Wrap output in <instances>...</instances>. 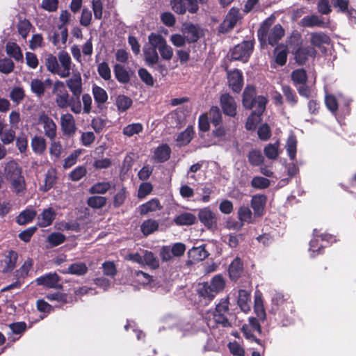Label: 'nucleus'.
I'll return each mask as SVG.
<instances>
[{"label":"nucleus","mask_w":356,"mask_h":356,"mask_svg":"<svg viewBox=\"0 0 356 356\" xmlns=\"http://www.w3.org/2000/svg\"><path fill=\"white\" fill-rule=\"evenodd\" d=\"M72 65L71 58L65 51L58 52V59L52 54L48 55L45 59V65L48 71L58 75L60 78L70 76Z\"/></svg>","instance_id":"obj_1"},{"label":"nucleus","mask_w":356,"mask_h":356,"mask_svg":"<svg viewBox=\"0 0 356 356\" xmlns=\"http://www.w3.org/2000/svg\"><path fill=\"white\" fill-rule=\"evenodd\" d=\"M267 99L264 96H255V90L248 86L243 93V104L246 108L252 109V113L261 116L266 108Z\"/></svg>","instance_id":"obj_2"},{"label":"nucleus","mask_w":356,"mask_h":356,"mask_svg":"<svg viewBox=\"0 0 356 356\" xmlns=\"http://www.w3.org/2000/svg\"><path fill=\"white\" fill-rule=\"evenodd\" d=\"M272 24L273 19L271 18L266 19L258 30L257 34L261 40H266L267 38L268 43L273 46L284 36V31L280 24L275 25L269 31Z\"/></svg>","instance_id":"obj_3"},{"label":"nucleus","mask_w":356,"mask_h":356,"mask_svg":"<svg viewBox=\"0 0 356 356\" xmlns=\"http://www.w3.org/2000/svg\"><path fill=\"white\" fill-rule=\"evenodd\" d=\"M225 286V281L221 275H215L209 282L203 283L198 289L200 296L211 300L217 293L222 291Z\"/></svg>","instance_id":"obj_4"},{"label":"nucleus","mask_w":356,"mask_h":356,"mask_svg":"<svg viewBox=\"0 0 356 356\" xmlns=\"http://www.w3.org/2000/svg\"><path fill=\"white\" fill-rule=\"evenodd\" d=\"M229 305L228 298H222L218 304L216 305L215 311L213 313L214 322L223 327H231L232 326L231 321L232 315L229 312Z\"/></svg>","instance_id":"obj_5"},{"label":"nucleus","mask_w":356,"mask_h":356,"mask_svg":"<svg viewBox=\"0 0 356 356\" xmlns=\"http://www.w3.org/2000/svg\"><path fill=\"white\" fill-rule=\"evenodd\" d=\"M149 42L158 48L161 57L166 60L172 58L173 51L170 46L167 44L164 38L156 33H151L148 37Z\"/></svg>","instance_id":"obj_6"},{"label":"nucleus","mask_w":356,"mask_h":356,"mask_svg":"<svg viewBox=\"0 0 356 356\" xmlns=\"http://www.w3.org/2000/svg\"><path fill=\"white\" fill-rule=\"evenodd\" d=\"M253 50V43L252 41H243L236 45L231 51V58L232 60H241L246 62Z\"/></svg>","instance_id":"obj_7"},{"label":"nucleus","mask_w":356,"mask_h":356,"mask_svg":"<svg viewBox=\"0 0 356 356\" xmlns=\"http://www.w3.org/2000/svg\"><path fill=\"white\" fill-rule=\"evenodd\" d=\"M172 9L177 14L183 15L186 10L191 13H195L199 9L197 0H171Z\"/></svg>","instance_id":"obj_8"},{"label":"nucleus","mask_w":356,"mask_h":356,"mask_svg":"<svg viewBox=\"0 0 356 356\" xmlns=\"http://www.w3.org/2000/svg\"><path fill=\"white\" fill-rule=\"evenodd\" d=\"M53 92L56 95V102L58 106L66 108L70 105V97L64 82L56 81Z\"/></svg>","instance_id":"obj_9"},{"label":"nucleus","mask_w":356,"mask_h":356,"mask_svg":"<svg viewBox=\"0 0 356 356\" xmlns=\"http://www.w3.org/2000/svg\"><path fill=\"white\" fill-rule=\"evenodd\" d=\"M38 122L43 126L45 136L53 140L56 136V125L53 120L43 113L40 115Z\"/></svg>","instance_id":"obj_10"},{"label":"nucleus","mask_w":356,"mask_h":356,"mask_svg":"<svg viewBox=\"0 0 356 356\" xmlns=\"http://www.w3.org/2000/svg\"><path fill=\"white\" fill-rule=\"evenodd\" d=\"M241 19L239 9L232 8L229 10L225 20L220 26L222 32H227L232 29Z\"/></svg>","instance_id":"obj_11"},{"label":"nucleus","mask_w":356,"mask_h":356,"mask_svg":"<svg viewBox=\"0 0 356 356\" xmlns=\"http://www.w3.org/2000/svg\"><path fill=\"white\" fill-rule=\"evenodd\" d=\"M220 104L225 114L234 117L236 114V104L234 99L229 94L220 97Z\"/></svg>","instance_id":"obj_12"},{"label":"nucleus","mask_w":356,"mask_h":356,"mask_svg":"<svg viewBox=\"0 0 356 356\" xmlns=\"http://www.w3.org/2000/svg\"><path fill=\"white\" fill-rule=\"evenodd\" d=\"M334 6L339 9V11L344 13L348 17L350 23L356 25V10L349 7L348 0H337Z\"/></svg>","instance_id":"obj_13"},{"label":"nucleus","mask_w":356,"mask_h":356,"mask_svg":"<svg viewBox=\"0 0 356 356\" xmlns=\"http://www.w3.org/2000/svg\"><path fill=\"white\" fill-rule=\"evenodd\" d=\"M66 83L74 97L79 99L82 92V81L80 73L74 72L72 76L67 81Z\"/></svg>","instance_id":"obj_14"},{"label":"nucleus","mask_w":356,"mask_h":356,"mask_svg":"<svg viewBox=\"0 0 356 356\" xmlns=\"http://www.w3.org/2000/svg\"><path fill=\"white\" fill-rule=\"evenodd\" d=\"M156 49H158V48L154 47V45L151 44L149 42V44H146L143 47L145 60L146 64L149 67H153L155 64H157L159 62V57L156 51Z\"/></svg>","instance_id":"obj_15"},{"label":"nucleus","mask_w":356,"mask_h":356,"mask_svg":"<svg viewBox=\"0 0 356 356\" xmlns=\"http://www.w3.org/2000/svg\"><path fill=\"white\" fill-rule=\"evenodd\" d=\"M229 87L234 92H238L241 90L243 86L242 73L238 70L229 72L227 76Z\"/></svg>","instance_id":"obj_16"},{"label":"nucleus","mask_w":356,"mask_h":356,"mask_svg":"<svg viewBox=\"0 0 356 356\" xmlns=\"http://www.w3.org/2000/svg\"><path fill=\"white\" fill-rule=\"evenodd\" d=\"M35 282L47 288H56L58 285L59 277L56 273H47L38 277Z\"/></svg>","instance_id":"obj_17"},{"label":"nucleus","mask_w":356,"mask_h":356,"mask_svg":"<svg viewBox=\"0 0 356 356\" xmlns=\"http://www.w3.org/2000/svg\"><path fill=\"white\" fill-rule=\"evenodd\" d=\"M4 173L8 181L23 176L22 175V168L14 161H10L6 164Z\"/></svg>","instance_id":"obj_18"},{"label":"nucleus","mask_w":356,"mask_h":356,"mask_svg":"<svg viewBox=\"0 0 356 356\" xmlns=\"http://www.w3.org/2000/svg\"><path fill=\"white\" fill-rule=\"evenodd\" d=\"M316 54V51L312 47H300L295 53V59L298 64L302 65L309 57H314Z\"/></svg>","instance_id":"obj_19"},{"label":"nucleus","mask_w":356,"mask_h":356,"mask_svg":"<svg viewBox=\"0 0 356 356\" xmlns=\"http://www.w3.org/2000/svg\"><path fill=\"white\" fill-rule=\"evenodd\" d=\"M56 217L54 210L49 207L42 211L38 217V225L41 227H46L51 225Z\"/></svg>","instance_id":"obj_20"},{"label":"nucleus","mask_w":356,"mask_h":356,"mask_svg":"<svg viewBox=\"0 0 356 356\" xmlns=\"http://www.w3.org/2000/svg\"><path fill=\"white\" fill-rule=\"evenodd\" d=\"M199 219L202 223L210 229L216 225V216L209 208H204L200 211Z\"/></svg>","instance_id":"obj_21"},{"label":"nucleus","mask_w":356,"mask_h":356,"mask_svg":"<svg viewBox=\"0 0 356 356\" xmlns=\"http://www.w3.org/2000/svg\"><path fill=\"white\" fill-rule=\"evenodd\" d=\"M300 24L305 27L318 26L324 28L327 26V23L324 22L323 17L316 15H312L305 16L301 19Z\"/></svg>","instance_id":"obj_22"},{"label":"nucleus","mask_w":356,"mask_h":356,"mask_svg":"<svg viewBox=\"0 0 356 356\" xmlns=\"http://www.w3.org/2000/svg\"><path fill=\"white\" fill-rule=\"evenodd\" d=\"M266 197L264 195H254L251 200V207L254 210V216L259 217L263 215Z\"/></svg>","instance_id":"obj_23"},{"label":"nucleus","mask_w":356,"mask_h":356,"mask_svg":"<svg viewBox=\"0 0 356 356\" xmlns=\"http://www.w3.org/2000/svg\"><path fill=\"white\" fill-rule=\"evenodd\" d=\"M18 254L15 251H10L1 261L2 272H11L15 267Z\"/></svg>","instance_id":"obj_24"},{"label":"nucleus","mask_w":356,"mask_h":356,"mask_svg":"<svg viewBox=\"0 0 356 356\" xmlns=\"http://www.w3.org/2000/svg\"><path fill=\"white\" fill-rule=\"evenodd\" d=\"M61 128L64 134L70 135L75 131V123L72 115L64 114L60 118Z\"/></svg>","instance_id":"obj_25"},{"label":"nucleus","mask_w":356,"mask_h":356,"mask_svg":"<svg viewBox=\"0 0 356 356\" xmlns=\"http://www.w3.org/2000/svg\"><path fill=\"white\" fill-rule=\"evenodd\" d=\"M243 270V262L238 257L235 258L230 264L228 269L229 275L231 280H236L241 275Z\"/></svg>","instance_id":"obj_26"},{"label":"nucleus","mask_w":356,"mask_h":356,"mask_svg":"<svg viewBox=\"0 0 356 356\" xmlns=\"http://www.w3.org/2000/svg\"><path fill=\"white\" fill-rule=\"evenodd\" d=\"M133 275L138 282L144 286H146L149 289H152L156 286L152 276L149 275L148 273H146L142 270H135L133 273Z\"/></svg>","instance_id":"obj_27"},{"label":"nucleus","mask_w":356,"mask_h":356,"mask_svg":"<svg viewBox=\"0 0 356 356\" xmlns=\"http://www.w3.org/2000/svg\"><path fill=\"white\" fill-rule=\"evenodd\" d=\"M183 31L185 38L188 42H195L200 38L199 28L194 24H188L184 25Z\"/></svg>","instance_id":"obj_28"},{"label":"nucleus","mask_w":356,"mask_h":356,"mask_svg":"<svg viewBox=\"0 0 356 356\" xmlns=\"http://www.w3.org/2000/svg\"><path fill=\"white\" fill-rule=\"evenodd\" d=\"M10 189L18 196H23L26 191V182L23 176L9 181Z\"/></svg>","instance_id":"obj_29"},{"label":"nucleus","mask_w":356,"mask_h":356,"mask_svg":"<svg viewBox=\"0 0 356 356\" xmlns=\"http://www.w3.org/2000/svg\"><path fill=\"white\" fill-rule=\"evenodd\" d=\"M250 293L243 289H241L238 291V305L243 312H248L250 309Z\"/></svg>","instance_id":"obj_30"},{"label":"nucleus","mask_w":356,"mask_h":356,"mask_svg":"<svg viewBox=\"0 0 356 356\" xmlns=\"http://www.w3.org/2000/svg\"><path fill=\"white\" fill-rule=\"evenodd\" d=\"M196 221V217L194 214L189 212H184L177 216L174 222L177 225H192Z\"/></svg>","instance_id":"obj_31"},{"label":"nucleus","mask_w":356,"mask_h":356,"mask_svg":"<svg viewBox=\"0 0 356 356\" xmlns=\"http://www.w3.org/2000/svg\"><path fill=\"white\" fill-rule=\"evenodd\" d=\"M171 149L168 145H161L154 151V158L158 162H164L167 161L170 156Z\"/></svg>","instance_id":"obj_32"},{"label":"nucleus","mask_w":356,"mask_h":356,"mask_svg":"<svg viewBox=\"0 0 356 356\" xmlns=\"http://www.w3.org/2000/svg\"><path fill=\"white\" fill-rule=\"evenodd\" d=\"M194 131L192 126H188L184 131L179 134L177 142L179 146L188 144L193 138Z\"/></svg>","instance_id":"obj_33"},{"label":"nucleus","mask_w":356,"mask_h":356,"mask_svg":"<svg viewBox=\"0 0 356 356\" xmlns=\"http://www.w3.org/2000/svg\"><path fill=\"white\" fill-rule=\"evenodd\" d=\"M159 201L157 199H152L140 207V213L147 214L149 212L156 211L161 209Z\"/></svg>","instance_id":"obj_34"},{"label":"nucleus","mask_w":356,"mask_h":356,"mask_svg":"<svg viewBox=\"0 0 356 356\" xmlns=\"http://www.w3.org/2000/svg\"><path fill=\"white\" fill-rule=\"evenodd\" d=\"M31 90L38 97H42L45 92V83L39 79H33L30 82Z\"/></svg>","instance_id":"obj_35"},{"label":"nucleus","mask_w":356,"mask_h":356,"mask_svg":"<svg viewBox=\"0 0 356 356\" xmlns=\"http://www.w3.org/2000/svg\"><path fill=\"white\" fill-rule=\"evenodd\" d=\"M279 148V141H276L275 143L268 144L264 149V154L268 159L276 160L280 155Z\"/></svg>","instance_id":"obj_36"},{"label":"nucleus","mask_w":356,"mask_h":356,"mask_svg":"<svg viewBox=\"0 0 356 356\" xmlns=\"http://www.w3.org/2000/svg\"><path fill=\"white\" fill-rule=\"evenodd\" d=\"M6 53L17 61L23 60V54L19 47L15 42H8L6 47Z\"/></svg>","instance_id":"obj_37"},{"label":"nucleus","mask_w":356,"mask_h":356,"mask_svg":"<svg viewBox=\"0 0 356 356\" xmlns=\"http://www.w3.org/2000/svg\"><path fill=\"white\" fill-rule=\"evenodd\" d=\"M143 266L147 265L152 269H156L159 267V261L153 252L148 250H143Z\"/></svg>","instance_id":"obj_38"},{"label":"nucleus","mask_w":356,"mask_h":356,"mask_svg":"<svg viewBox=\"0 0 356 356\" xmlns=\"http://www.w3.org/2000/svg\"><path fill=\"white\" fill-rule=\"evenodd\" d=\"M288 156L291 160H294L297 152V140L293 134L289 136L285 145Z\"/></svg>","instance_id":"obj_39"},{"label":"nucleus","mask_w":356,"mask_h":356,"mask_svg":"<svg viewBox=\"0 0 356 356\" xmlns=\"http://www.w3.org/2000/svg\"><path fill=\"white\" fill-rule=\"evenodd\" d=\"M56 176L54 170H49L45 175L44 183L41 185L40 190L47 192L50 190L56 183Z\"/></svg>","instance_id":"obj_40"},{"label":"nucleus","mask_w":356,"mask_h":356,"mask_svg":"<svg viewBox=\"0 0 356 356\" xmlns=\"http://www.w3.org/2000/svg\"><path fill=\"white\" fill-rule=\"evenodd\" d=\"M248 159L252 165L259 166L263 164L265 159L261 151L258 149H252L248 154Z\"/></svg>","instance_id":"obj_41"},{"label":"nucleus","mask_w":356,"mask_h":356,"mask_svg":"<svg viewBox=\"0 0 356 356\" xmlns=\"http://www.w3.org/2000/svg\"><path fill=\"white\" fill-rule=\"evenodd\" d=\"M36 216V211L32 209H27L22 211L17 217L19 225H25L31 222Z\"/></svg>","instance_id":"obj_42"},{"label":"nucleus","mask_w":356,"mask_h":356,"mask_svg":"<svg viewBox=\"0 0 356 356\" xmlns=\"http://www.w3.org/2000/svg\"><path fill=\"white\" fill-rule=\"evenodd\" d=\"M330 42V37L324 33L318 32L312 34L311 43L315 47H320L322 44H329Z\"/></svg>","instance_id":"obj_43"},{"label":"nucleus","mask_w":356,"mask_h":356,"mask_svg":"<svg viewBox=\"0 0 356 356\" xmlns=\"http://www.w3.org/2000/svg\"><path fill=\"white\" fill-rule=\"evenodd\" d=\"M114 72L115 77L119 82L127 83L129 81L130 77L129 72L122 65L116 64L114 67Z\"/></svg>","instance_id":"obj_44"},{"label":"nucleus","mask_w":356,"mask_h":356,"mask_svg":"<svg viewBox=\"0 0 356 356\" xmlns=\"http://www.w3.org/2000/svg\"><path fill=\"white\" fill-rule=\"evenodd\" d=\"M159 227V223L156 220H152V219H148L147 220H145L141 226L140 229L142 233L147 236L149 234H151L154 231H156Z\"/></svg>","instance_id":"obj_45"},{"label":"nucleus","mask_w":356,"mask_h":356,"mask_svg":"<svg viewBox=\"0 0 356 356\" xmlns=\"http://www.w3.org/2000/svg\"><path fill=\"white\" fill-rule=\"evenodd\" d=\"M238 217L240 222L243 223V225L245 222L252 223L253 222L252 211L248 207L243 206L238 209Z\"/></svg>","instance_id":"obj_46"},{"label":"nucleus","mask_w":356,"mask_h":356,"mask_svg":"<svg viewBox=\"0 0 356 356\" xmlns=\"http://www.w3.org/2000/svg\"><path fill=\"white\" fill-rule=\"evenodd\" d=\"M143 130V126L140 123H132L123 128L122 133L124 136L131 137L138 134Z\"/></svg>","instance_id":"obj_47"},{"label":"nucleus","mask_w":356,"mask_h":356,"mask_svg":"<svg viewBox=\"0 0 356 356\" xmlns=\"http://www.w3.org/2000/svg\"><path fill=\"white\" fill-rule=\"evenodd\" d=\"M92 94L94 96L95 101L97 103L99 106H100L101 104H104L107 101L108 95L106 92L103 88L99 86H93Z\"/></svg>","instance_id":"obj_48"},{"label":"nucleus","mask_w":356,"mask_h":356,"mask_svg":"<svg viewBox=\"0 0 356 356\" xmlns=\"http://www.w3.org/2000/svg\"><path fill=\"white\" fill-rule=\"evenodd\" d=\"M88 268L86 265L84 263L79 262L70 265L68 267L67 270L64 273H68L76 275H82L85 274Z\"/></svg>","instance_id":"obj_49"},{"label":"nucleus","mask_w":356,"mask_h":356,"mask_svg":"<svg viewBox=\"0 0 356 356\" xmlns=\"http://www.w3.org/2000/svg\"><path fill=\"white\" fill-rule=\"evenodd\" d=\"M275 59L277 64L284 65L287 59V51L284 47H277L274 50Z\"/></svg>","instance_id":"obj_50"},{"label":"nucleus","mask_w":356,"mask_h":356,"mask_svg":"<svg viewBox=\"0 0 356 356\" xmlns=\"http://www.w3.org/2000/svg\"><path fill=\"white\" fill-rule=\"evenodd\" d=\"M270 181L267 178L256 176L251 181V186L256 189H265L270 186Z\"/></svg>","instance_id":"obj_51"},{"label":"nucleus","mask_w":356,"mask_h":356,"mask_svg":"<svg viewBox=\"0 0 356 356\" xmlns=\"http://www.w3.org/2000/svg\"><path fill=\"white\" fill-rule=\"evenodd\" d=\"M209 117L214 127H218L221 124L222 115L219 108L217 106H213L211 108L209 112Z\"/></svg>","instance_id":"obj_52"},{"label":"nucleus","mask_w":356,"mask_h":356,"mask_svg":"<svg viewBox=\"0 0 356 356\" xmlns=\"http://www.w3.org/2000/svg\"><path fill=\"white\" fill-rule=\"evenodd\" d=\"M31 146L34 152L41 154L46 149L45 140L42 137H34L31 141Z\"/></svg>","instance_id":"obj_53"},{"label":"nucleus","mask_w":356,"mask_h":356,"mask_svg":"<svg viewBox=\"0 0 356 356\" xmlns=\"http://www.w3.org/2000/svg\"><path fill=\"white\" fill-rule=\"evenodd\" d=\"M291 79L295 84L305 83L307 79L305 70L303 69L293 70L291 74Z\"/></svg>","instance_id":"obj_54"},{"label":"nucleus","mask_w":356,"mask_h":356,"mask_svg":"<svg viewBox=\"0 0 356 356\" xmlns=\"http://www.w3.org/2000/svg\"><path fill=\"white\" fill-rule=\"evenodd\" d=\"M132 104L131 98L125 95H119L116 99V106L121 111H127Z\"/></svg>","instance_id":"obj_55"},{"label":"nucleus","mask_w":356,"mask_h":356,"mask_svg":"<svg viewBox=\"0 0 356 356\" xmlns=\"http://www.w3.org/2000/svg\"><path fill=\"white\" fill-rule=\"evenodd\" d=\"M60 33H55L54 36L53 42L54 44L58 45L60 43L65 44L67 39V29L63 25L58 26Z\"/></svg>","instance_id":"obj_56"},{"label":"nucleus","mask_w":356,"mask_h":356,"mask_svg":"<svg viewBox=\"0 0 356 356\" xmlns=\"http://www.w3.org/2000/svg\"><path fill=\"white\" fill-rule=\"evenodd\" d=\"M190 253L195 259L198 261H202L205 259L209 255L208 252L206 251L204 247L203 246L193 248L190 250Z\"/></svg>","instance_id":"obj_57"},{"label":"nucleus","mask_w":356,"mask_h":356,"mask_svg":"<svg viewBox=\"0 0 356 356\" xmlns=\"http://www.w3.org/2000/svg\"><path fill=\"white\" fill-rule=\"evenodd\" d=\"M325 103L327 109L332 113L337 112L338 109V100L336 97L332 95H326L325 97Z\"/></svg>","instance_id":"obj_58"},{"label":"nucleus","mask_w":356,"mask_h":356,"mask_svg":"<svg viewBox=\"0 0 356 356\" xmlns=\"http://www.w3.org/2000/svg\"><path fill=\"white\" fill-rule=\"evenodd\" d=\"M82 152L81 149H76L74 151L72 154H70L64 161L63 168H70L72 165H74L78 157L81 155Z\"/></svg>","instance_id":"obj_59"},{"label":"nucleus","mask_w":356,"mask_h":356,"mask_svg":"<svg viewBox=\"0 0 356 356\" xmlns=\"http://www.w3.org/2000/svg\"><path fill=\"white\" fill-rule=\"evenodd\" d=\"M13 128L6 129L3 131L1 137V140L3 145H8L12 143L15 138V131Z\"/></svg>","instance_id":"obj_60"},{"label":"nucleus","mask_w":356,"mask_h":356,"mask_svg":"<svg viewBox=\"0 0 356 356\" xmlns=\"http://www.w3.org/2000/svg\"><path fill=\"white\" fill-rule=\"evenodd\" d=\"M10 97L13 102L19 104L24 97V91L20 87H15L10 91Z\"/></svg>","instance_id":"obj_61"},{"label":"nucleus","mask_w":356,"mask_h":356,"mask_svg":"<svg viewBox=\"0 0 356 356\" xmlns=\"http://www.w3.org/2000/svg\"><path fill=\"white\" fill-rule=\"evenodd\" d=\"M111 187L109 182H99L90 188V193H105Z\"/></svg>","instance_id":"obj_62"},{"label":"nucleus","mask_w":356,"mask_h":356,"mask_svg":"<svg viewBox=\"0 0 356 356\" xmlns=\"http://www.w3.org/2000/svg\"><path fill=\"white\" fill-rule=\"evenodd\" d=\"M14 63L9 58L0 60V72L3 74H9L14 69Z\"/></svg>","instance_id":"obj_63"},{"label":"nucleus","mask_w":356,"mask_h":356,"mask_svg":"<svg viewBox=\"0 0 356 356\" xmlns=\"http://www.w3.org/2000/svg\"><path fill=\"white\" fill-rule=\"evenodd\" d=\"M65 237L59 232H54L49 235L47 238L48 242L53 246H56L65 241Z\"/></svg>","instance_id":"obj_64"}]
</instances>
